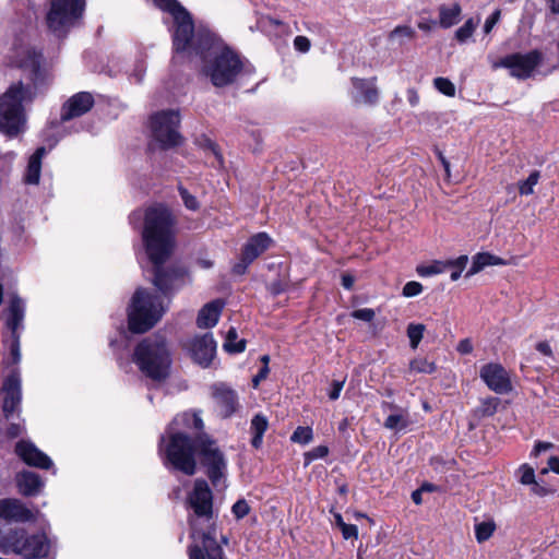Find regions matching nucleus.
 <instances>
[{
	"label": "nucleus",
	"instance_id": "obj_14",
	"mask_svg": "<svg viewBox=\"0 0 559 559\" xmlns=\"http://www.w3.org/2000/svg\"><path fill=\"white\" fill-rule=\"evenodd\" d=\"M2 392L4 394L2 404V412L4 417L10 419L14 414L20 417L22 402V380L19 370H12L11 373L4 379Z\"/></svg>",
	"mask_w": 559,
	"mask_h": 559
},
{
	"label": "nucleus",
	"instance_id": "obj_54",
	"mask_svg": "<svg viewBox=\"0 0 559 559\" xmlns=\"http://www.w3.org/2000/svg\"><path fill=\"white\" fill-rule=\"evenodd\" d=\"M207 558L206 551L203 548V545L201 544H193L189 547V559H205Z\"/></svg>",
	"mask_w": 559,
	"mask_h": 559
},
{
	"label": "nucleus",
	"instance_id": "obj_44",
	"mask_svg": "<svg viewBox=\"0 0 559 559\" xmlns=\"http://www.w3.org/2000/svg\"><path fill=\"white\" fill-rule=\"evenodd\" d=\"M19 421L17 423H10L9 426L7 427L5 429V436L9 438V439H15L17 437H21L22 435H24L25 432V425H24V420L21 419V416L19 417Z\"/></svg>",
	"mask_w": 559,
	"mask_h": 559
},
{
	"label": "nucleus",
	"instance_id": "obj_36",
	"mask_svg": "<svg viewBox=\"0 0 559 559\" xmlns=\"http://www.w3.org/2000/svg\"><path fill=\"white\" fill-rule=\"evenodd\" d=\"M540 178V173L538 170H534L530 174V176L525 180H521L518 183L519 192L521 195H531L534 193V188L538 183Z\"/></svg>",
	"mask_w": 559,
	"mask_h": 559
},
{
	"label": "nucleus",
	"instance_id": "obj_7",
	"mask_svg": "<svg viewBox=\"0 0 559 559\" xmlns=\"http://www.w3.org/2000/svg\"><path fill=\"white\" fill-rule=\"evenodd\" d=\"M204 55V72L217 87L231 84L242 69L239 57L228 48L218 49L212 43V48L205 49Z\"/></svg>",
	"mask_w": 559,
	"mask_h": 559
},
{
	"label": "nucleus",
	"instance_id": "obj_28",
	"mask_svg": "<svg viewBox=\"0 0 559 559\" xmlns=\"http://www.w3.org/2000/svg\"><path fill=\"white\" fill-rule=\"evenodd\" d=\"M503 264H506V262L501 258L493 255L489 252H480L473 257L472 266L466 272L465 276L471 277L489 265H503Z\"/></svg>",
	"mask_w": 559,
	"mask_h": 559
},
{
	"label": "nucleus",
	"instance_id": "obj_64",
	"mask_svg": "<svg viewBox=\"0 0 559 559\" xmlns=\"http://www.w3.org/2000/svg\"><path fill=\"white\" fill-rule=\"evenodd\" d=\"M548 468L556 474H559V457L550 456L548 460Z\"/></svg>",
	"mask_w": 559,
	"mask_h": 559
},
{
	"label": "nucleus",
	"instance_id": "obj_39",
	"mask_svg": "<svg viewBox=\"0 0 559 559\" xmlns=\"http://www.w3.org/2000/svg\"><path fill=\"white\" fill-rule=\"evenodd\" d=\"M479 21H474V19H468L461 27H459L455 32V38L460 43H465L469 37H472L475 32Z\"/></svg>",
	"mask_w": 559,
	"mask_h": 559
},
{
	"label": "nucleus",
	"instance_id": "obj_22",
	"mask_svg": "<svg viewBox=\"0 0 559 559\" xmlns=\"http://www.w3.org/2000/svg\"><path fill=\"white\" fill-rule=\"evenodd\" d=\"M225 304L215 299L204 305L198 313L197 325L200 329H210L217 324Z\"/></svg>",
	"mask_w": 559,
	"mask_h": 559
},
{
	"label": "nucleus",
	"instance_id": "obj_8",
	"mask_svg": "<svg viewBox=\"0 0 559 559\" xmlns=\"http://www.w3.org/2000/svg\"><path fill=\"white\" fill-rule=\"evenodd\" d=\"M0 551L13 552L23 559H39L48 556L49 542L44 534L26 536L23 530H12L1 537Z\"/></svg>",
	"mask_w": 559,
	"mask_h": 559
},
{
	"label": "nucleus",
	"instance_id": "obj_60",
	"mask_svg": "<svg viewBox=\"0 0 559 559\" xmlns=\"http://www.w3.org/2000/svg\"><path fill=\"white\" fill-rule=\"evenodd\" d=\"M407 100L412 107H416L419 104V94L415 88H408L406 91Z\"/></svg>",
	"mask_w": 559,
	"mask_h": 559
},
{
	"label": "nucleus",
	"instance_id": "obj_52",
	"mask_svg": "<svg viewBox=\"0 0 559 559\" xmlns=\"http://www.w3.org/2000/svg\"><path fill=\"white\" fill-rule=\"evenodd\" d=\"M294 47L296 50L300 52H308L311 44L310 40L306 36H296L294 39Z\"/></svg>",
	"mask_w": 559,
	"mask_h": 559
},
{
	"label": "nucleus",
	"instance_id": "obj_58",
	"mask_svg": "<svg viewBox=\"0 0 559 559\" xmlns=\"http://www.w3.org/2000/svg\"><path fill=\"white\" fill-rule=\"evenodd\" d=\"M554 448V444L551 442H545V441H538L535 447H534V450H533V455L537 456L539 455L542 452L544 451H547V450H550Z\"/></svg>",
	"mask_w": 559,
	"mask_h": 559
},
{
	"label": "nucleus",
	"instance_id": "obj_26",
	"mask_svg": "<svg viewBox=\"0 0 559 559\" xmlns=\"http://www.w3.org/2000/svg\"><path fill=\"white\" fill-rule=\"evenodd\" d=\"M177 426H183V427H187V428H190V429H194V430H202L204 425H203V420L200 416L199 413L197 412H185L180 415H177L173 423L170 424L169 426V430H168V433H169V441L171 440V436L174 433H180V431H175V427ZM181 435H183L181 432Z\"/></svg>",
	"mask_w": 559,
	"mask_h": 559
},
{
	"label": "nucleus",
	"instance_id": "obj_23",
	"mask_svg": "<svg viewBox=\"0 0 559 559\" xmlns=\"http://www.w3.org/2000/svg\"><path fill=\"white\" fill-rule=\"evenodd\" d=\"M25 316L24 301L17 295H12L8 307L7 326L12 335H20L19 330L23 326Z\"/></svg>",
	"mask_w": 559,
	"mask_h": 559
},
{
	"label": "nucleus",
	"instance_id": "obj_37",
	"mask_svg": "<svg viewBox=\"0 0 559 559\" xmlns=\"http://www.w3.org/2000/svg\"><path fill=\"white\" fill-rule=\"evenodd\" d=\"M426 328L421 323H409L407 326V336L413 349H416L423 340Z\"/></svg>",
	"mask_w": 559,
	"mask_h": 559
},
{
	"label": "nucleus",
	"instance_id": "obj_51",
	"mask_svg": "<svg viewBox=\"0 0 559 559\" xmlns=\"http://www.w3.org/2000/svg\"><path fill=\"white\" fill-rule=\"evenodd\" d=\"M501 16L500 10H495L490 16L487 17L484 24V32L486 34H489L491 29L495 27V25L499 22Z\"/></svg>",
	"mask_w": 559,
	"mask_h": 559
},
{
	"label": "nucleus",
	"instance_id": "obj_6",
	"mask_svg": "<svg viewBox=\"0 0 559 559\" xmlns=\"http://www.w3.org/2000/svg\"><path fill=\"white\" fill-rule=\"evenodd\" d=\"M167 305L159 295L145 288H138L128 308V324L133 333H145L151 330L164 316Z\"/></svg>",
	"mask_w": 559,
	"mask_h": 559
},
{
	"label": "nucleus",
	"instance_id": "obj_49",
	"mask_svg": "<svg viewBox=\"0 0 559 559\" xmlns=\"http://www.w3.org/2000/svg\"><path fill=\"white\" fill-rule=\"evenodd\" d=\"M352 317L355 319L365 321V322H371L374 319L376 313L370 308H361V309L354 310L352 313Z\"/></svg>",
	"mask_w": 559,
	"mask_h": 559
},
{
	"label": "nucleus",
	"instance_id": "obj_35",
	"mask_svg": "<svg viewBox=\"0 0 559 559\" xmlns=\"http://www.w3.org/2000/svg\"><path fill=\"white\" fill-rule=\"evenodd\" d=\"M468 262L467 255H460L459 258L454 260H448L447 261V271H450V278L454 282L457 281L466 267V264Z\"/></svg>",
	"mask_w": 559,
	"mask_h": 559
},
{
	"label": "nucleus",
	"instance_id": "obj_55",
	"mask_svg": "<svg viewBox=\"0 0 559 559\" xmlns=\"http://www.w3.org/2000/svg\"><path fill=\"white\" fill-rule=\"evenodd\" d=\"M342 535L345 539L357 538L358 537V527L354 524H343L341 528Z\"/></svg>",
	"mask_w": 559,
	"mask_h": 559
},
{
	"label": "nucleus",
	"instance_id": "obj_33",
	"mask_svg": "<svg viewBox=\"0 0 559 559\" xmlns=\"http://www.w3.org/2000/svg\"><path fill=\"white\" fill-rule=\"evenodd\" d=\"M237 331L235 328H230L227 332L225 343L223 345L224 349L228 353L237 354L242 353L246 349V341L240 340L237 341Z\"/></svg>",
	"mask_w": 559,
	"mask_h": 559
},
{
	"label": "nucleus",
	"instance_id": "obj_29",
	"mask_svg": "<svg viewBox=\"0 0 559 559\" xmlns=\"http://www.w3.org/2000/svg\"><path fill=\"white\" fill-rule=\"evenodd\" d=\"M462 8L460 3L454 2L451 5L441 4L439 7V25L442 28H450L460 21Z\"/></svg>",
	"mask_w": 559,
	"mask_h": 559
},
{
	"label": "nucleus",
	"instance_id": "obj_59",
	"mask_svg": "<svg viewBox=\"0 0 559 559\" xmlns=\"http://www.w3.org/2000/svg\"><path fill=\"white\" fill-rule=\"evenodd\" d=\"M270 372L269 366H262L259 372L254 376L252 379L253 386L257 388L260 383V381L266 379L267 374Z\"/></svg>",
	"mask_w": 559,
	"mask_h": 559
},
{
	"label": "nucleus",
	"instance_id": "obj_30",
	"mask_svg": "<svg viewBox=\"0 0 559 559\" xmlns=\"http://www.w3.org/2000/svg\"><path fill=\"white\" fill-rule=\"evenodd\" d=\"M269 427L267 418L262 414H257L251 419L250 430L252 433L251 444L259 449L263 441V435Z\"/></svg>",
	"mask_w": 559,
	"mask_h": 559
},
{
	"label": "nucleus",
	"instance_id": "obj_10",
	"mask_svg": "<svg viewBox=\"0 0 559 559\" xmlns=\"http://www.w3.org/2000/svg\"><path fill=\"white\" fill-rule=\"evenodd\" d=\"M85 8V0H51L47 14L49 29L58 37H63L81 17Z\"/></svg>",
	"mask_w": 559,
	"mask_h": 559
},
{
	"label": "nucleus",
	"instance_id": "obj_43",
	"mask_svg": "<svg viewBox=\"0 0 559 559\" xmlns=\"http://www.w3.org/2000/svg\"><path fill=\"white\" fill-rule=\"evenodd\" d=\"M433 86L445 96L453 97L455 95V85L447 78H436Z\"/></svg>",
	"mask_w": 559,
	"mask_h": 559
},
{
	"label": "nucleus",
	"instance_id": "obj_2",
	"mask_svg": "<svg viewBox=\"0 0 559 559\" xmlns=\"http://www.w3.org/2000/svg\"><path fill=\"white\" fill-rule=\"evenodd\" d=\"M41 61L43 55L33 48H24L15 52L14 64L29 73L33 84L24 85L21 81L13 83L0 96V131L8 136H16L24 128L23 104L33 100L35 88L44 82Z\"/></svg>",
	"mask_w": 559,
	"mask_h": 559
},
{
	"label": "nucleus",
	"instance_id": "obj_56",
	"mask_svg": "<svg viewBox=\"0 0 559 559\" xmlns=\"http://www.w3.org/2000/svg\"><path fill=\"white\" fill-rule=\"evenodd\" d=\"M344 383L345 381H337V380H334L332 382V389L329 393V397L332 400V401H335L340 397V394L343 390V386H344Z\"/></svg>",
	"mask_w": 559,
	"mask_h": 559
},
{
	"label": "nucleus",
	"instance_id": "obj_25",
	"mask_svg": "<svg viewBox=\"0 0 559 559\" xmlns=\"http://www.w3.org/2000/svg\"><path fill=\"white\" fill-rule=\"evenodd\" d=\"M16 486L23 496L32 497L39 493L44 483L38 474L23 471L16 475Z\"/></svg>",
	"mask_w": 559,
	"mask_h": 559
},
{
	"label": "nucleus",
	"instance_id": "obj_57",
	"mask_svg": "<svg viewBox=\"0 0 559 559\" xmlns=\"http://www.w3.org/2000/svg\"><path fill=\"white\" fill-rule=\"evenodd\" d=\"M472 350H473V345L468 338H464V340L460 341V343L457 344V352L462 355L469 354V353H472Z\"/></svg>",
	"mask_w": 559,
	"mask_h": 559
},
{
	"label": "nucleus",
	"instance_id": "obj_3",
	"mask_svg": "<svg viewBox=\"0 0 559 559\" xmlns=\"http://www.w3.org/2000/svg\"><path fill=\"white\" fill-rule=\"evenodd\" d=\"M166 456L170 464L186 475H193L197 469L194 453L201 457L206 474L214 486H218L225 477L227 463L215 441L206 435L192 440L187 435L174 433L166 447Z\"/></svg>",
	"mask_w": 559,
	"mask_h": 559
},
{
	"label": "nucleus",
	"instance_id": "obj_31",
	"mask_svg": "<svg viewBox=\"0 0 559 559\" xmlns=\"http://www.w3.org/2000/svg\"><path fill=\"white\" fill-rule=\"evenodd\" d=\"M416 31L409 25H397L389 35V41L397 44L399 46L405 45L407 41L415 39Z\"/></svg>",
	"mask_w": 559,
	"mask_h": 559
},
{
	"label": "nucleus",
	"instance_id": "obj_45",
	"mask_svg": "<svg viewBox=\"0 0 559 559\" xmlns=\"http://www.w3.org/2000/svg\"><path fill=\"white\" fill-rule=\"evenodd\" d=\"M231 512L237 520H240L249 514L250 507L245 499H239L234 503V506L231 508Z\"/></svg>",
	"mask_w": 559,
	"mask_h": 559
},
{
	"label": "nucleus",
	"instance_id": "obj_46",
	"mask_svg": "<svg viewBox=\"0 0 559 559\" xmlns=\"http://www.w3.org/2000/svg\"><path fill=\"white\" fill-rule=\"evenodd\" d=\"M179 192L187 209L191 211H197L199 209V202L197 201L195 197L190 194L187 189L180 187Z\"/></svg>",
	"mask_w": 559,
	"mask_h": 559
},
{
	"label": "nucleus",
	"instance_id": "obj_16",
	"mask_svg": "<svg viewBox=\"0 0 559 559\" xmlns=\"http://www.w3.org/2000/svg\"><path fill=\"white\" fill-rule=\"evenodd\" d=\"M216 342L212 333L194 336L187 344V349L190 353L194 362L203 368L211 365L216 354Z\"/></svg>",
	"mask_w": 559,
	"mask_h": 559
},
{
	"label": "nucleus",
	"instance_id": "obj_41",
	"mask_svg": "<svg viewBox=\"0 0 559 559\" xmlns=\"http://www.w3.org/2000/svg\"><path fill=\"white\" fill-rule=\"evenodd\" d=\"M417 272L420 276H431L447 272V261H435L430 265L419 266Z\"/></svg>",
	"mask_w": 559,
	"mask_h": 559
},
{
	"label": "nucleus",
	"instance_id": "obj_9",
	"mask_svg": "<svg viewBox=\"0 0 559 559\" xmlns=\"http://www.w3.org/2000/svg\"><path fill=\"white\" fill-rule=\"evenodd\" d=\"M175 29L173 35V45L176 52H194L201 58H206L205 49L212 48V38L210 35L194 36V24L188 11L179 13L174 19Z\"/></svg>",
	"mask_w": 559,
	"mask_h": 559
},
{
	"label": "nucleus",
	"instance_id": "obj_5",
	"mask_svg": "<svg viewBox=\"0 0 559 559\" xmlns=\"http://www.w3.org/2000/svg\"><path fill=\"white\" fill-rule=\"evenodd\" d=\"M133 361L153 381L165 380L171 366V355L165 337L156 334L141 341L134 348Z\"/></svg>",
	"mask_w": 559,
	"mask_h": 559
},
{
	"label": "nucleus",
	"instance_id": "obj_40",
	"mask_svg": "<svg viewBox=\"0 0 559 559\" xmlns=\"http://www.w3.org/2000/svg\"><path fill=\"white\" fill-rule=\"evenodd\" d=\"M495 524L492 522H481L475 526V536L478 543L486 542L491 537L495 532Z\"/></svg>",
	"mask_w": 559,
	"mask_h": 559
},
{
	"label": "nucleus",
	"instance_id": "obj_21",
	"mask_svg": "<svg viewBox=\"0 0 559 559\" xmlns=\"http://www.w3.org/2000/svg\"><path fill=\"white\" fill-rule=\"evenodd\" d=\"M213 399L221 416L229 417L235 413L238 405V399L236 392L231 389L224 384L214 385Z\"/></svg>",
	"mask_w": 559,
	"mask_h": 559
},
{
	"label": "nucleus",
	"instance_id": "obj_11",
	"mask_svg": "<svg viewBox=\"0 0 559 559\" xmlns=\"http://www.w3.org/2000/svg\"><path fill=\"white\" fill-rule=\"evenodd\" d=\"M180 115L178 110H162L151 118V128L154 139L163 148L177 146L182 136L178 132Z\"/></svg>",
	"mask_w": 559,
	"mask_h": 559
},
{
	"label": "nucleus",
	"instance_id": "obj_53",
	"mask_svg": "<svg viewBox=\"0 0 559 559\" xmlns=\"http://www.w3.org/2000/svg\"><path fill=\"white\" fill-rule=\"evenodd\" d=\"M12 344H11V356L12 362L19 364L21 360V352H20V335H12Z\"/></svg>",
	"mask_w": 559,
	"mask_h": 559
},
{
	"label": "nucleus",
	"instance_id": "obj_63",
	"mask_svg": "<svg viewBox=\"0 0 559 559\" xmlns=\"http://www.w3.org/2000/svg\"><path fill=\"white\" fill-rule=\"evenodd\" d=\"M436 24L437 22L432 20H425L418 22V28L425 32H430Z\"/></svg>",
	"mask_w": 559,
	"mask_h": 559
},
{
	"label": "nucleus",
	"instance_id": "obj_32",
	"mask_svg": "<svg viewBox=\"0 0 559 559\" xmlns=\"http://www.w3.org/2000/svg\"><path fill=\"white\" fill-rule=\"evenodd\" d=\"M499 405L500 399L498 397L488 396L481 399L479 405L475 409V416L478 418L493 416L497 413Z\"/></svg>",
	"mask_w": 559,
	"mask_h": 559
},
{
	"label": "nucleus",
	"instance_id": "obj_61",
	"mask_svg": "<svg viewBox=\"0 0 559 559\" xmlns=\"http://www.w3.org/2000/svg\"><path fill=\"white\" fill-rule=\"evenodd\" d=\"M536 349L544 356L551 357L552 350L548 342H539L536 345Z\"/></svg>",
	"mask_w": 559,
	"mask_h": 559
},
{
	"label": "nucleus",
	"instance_id": "obj_17",
	"mask_svg": "<svg viewBox=\"0 0 559 559\" xmlns=\"http://www.w3.org/2000/svg\"><path fill=\"white\" fill-rule=\"evenodd\" d=\"M14 451L15 454L29 466L41 469H48L52 466L50 457L28 440H20L15 444Z\"/></svg>",
	"mask_w": 559,
	"mask_h": 559
},
{
	"label": "nucleus",
	"instance_id": "obj_13",
	"mask_svg": "<svg viewBox=\"0 0 559 559\" xmlns=\"http://www.w3.org/2000/svg\"><path fill=\"white\" fill-rule=\"evenodd\" d=\"M272 243L273 240L266 233H258L250 237L242 248L239 261L233 266V273L243 275L249 265L264 253Z\"/></svg>",
	"mask_w": 559,
	"mask_h": 559
},
{
	"label": "nucleus",
	"instance_id": "obj_12",
	"mask_svg": "<svg viewBox=\"0 0 559 559\" xmlns=\"http://www.w3.org/2000/svg\"><path fill=\"white\" fill-rule=\"evenodd\" d=\"M542 61L543 55L538 50H532L508 55L499 61V66L509 69L512 76L525 80L533 75Z\"/></svg>",
	"mask_w": 559,
	"mask_h": 559
},
{
	"label": "nucleus",
	"instance_id": "obj_1",
	"mask_svg": "<svg viewBox=\"0 0 559 559\" xmlns=\"http://www.w3.org/2000/svg\"><path fill=\"white\" fill-rule=\"evenodd\" d=\"M142 239L145 252L153 264V284L164 297H167L185 284L182 270L163 266L176 246L175 218L168 209L158 204L145 211Z\"/></svg>",
	"mask_w": 559,
	"mask_h": 559
},
{
	"label": "nucleus",
	"instance_id": "obj_24",
	"mask_svg": "<svg viewBox=\"0 0 559 559\" xmlns=\"http://www.w3.org/2000/svg\"><path fill=\"white\" fill-rule=\"evenodd\" d=\"M385 406L392 413L385 418L383 427L395 432L405 430L411 424L408 411L392 403H386Z\"/></svg>",
	"mask_w": 559,
	"mask_h": 559
},
{
	"label": "nucleus",
	"instance_id": "obj_42",
	"mask_svg": "<svg viewBox=\"0 0 559 559\" xmlns=\"http://www.w3.org/2000/svg\"><path fill=\"white\" fill-rule=\"evenodd\" d=\"M313 439V432L310 427H297V429L293 432L290 440L300 444H308Z\"/></svg>",
	"mask_w": 559,
	"mask_h": 559
},
{
	"label": "nucleus",
	"instance_id": "obj_48",
	"mask_svg": "<svg viewBox=\"0 0 559 559\" xmlns=\"http://www.w3.org/2000/svg\"><path fill=\"white\" fill-rule=\"evenodd\" d=\"M328 453H329L328 447L318 445L306 454V461H307V463H309V462L318 460V459H323L328 455Z\"/></svg>",
	"mask_w": 559,
	"mask_h": 559
},
{
	"label": "nucleus",
	"instance_id": "obj_47",
	"mask_svg": "<svg viewBox=\"0 0 559 559\" xmlns=\"http://www.w3.org/2000/svg\"><path fill=\"white\" fill-rule=\"evenodd\" d=\"M423 292V285L419 282H407L403 287L404 297H415Z\"/></svg>",
	"mask_w": 559,
	"mask_h": 559
},
{
	"label": "nucleus",
	"instance_id": "obj_34",
	"mask_svg": "<svg viewBox=\"0 0 559 559\" xmlns=\"http://www.w3.org/2000/svg\"><path fill=\"white\" fill-rule=\"evenodd\" d=\"M436 364L433 361L428 360L425 357H416L409 362L411 373L431 374L436 371Z\"/></svg>",
	"mask_w": 559,
	"mask_h": 559
},
{
	"label": "nucleus",
	"instance_id": "obj_4",
	"mask_svg": "<svg viewBox=\"0 0 559 559\" xmlns=\"http://www.w3.org/2000/svg\"><path fill=\"white\" fill-rule=\"evenodd\" d=\"M188 502L193 510V515L189 518L191 537L194 540L201 539L207 559H225L223 548L216 539V527L212 522L213 495L204 479L194 481Z\"/></svg>",
	"mask_w": 559,
	"mask_h": 559
},
{
	"label": "nucleus",
	"instance_id": "obj_18",
	"mask_svg": "<svg viewBox=\"0 0 559 559\" xmlns=\"http://www.w3.org/2000/svg\"><path fill=\"white\" fill-rule=\"evenodd\" d=\"M0 518L8 523H25L35 520V514L22 501L13 498L0 500Z\"/></svg>",
	"mask_w": 559,
	"mask_h": 559
},
{
	"label": "nucleus",
	"instance_id": "obj_50",
	"mask_svg": "<svg viewBox=\"0 0 559 559\" xmlns=\"http://www.w3.org/2000/svg\"><path fill=\"white\" fill-rule=\"evenodd\" d=\"M522 475H521V478H520V481L523 484V485H532V484H535V473H534V469L527 465H523L521 466L520 468Z\"/></svg>",
	"mask_w": 559,
	"mask_h": 559
},
{
	"label": "nucleus",
	"instance_id": "obj_27",
	"mask_svg": "<svg viewBox=\"0 0 559 559\" xmlns=\"http://www.w3.org/2000/svg\"><path fill=\"white\" fill-rule=\"evenodd\" d=\"M46 154L44 146L38 147L29 157L24 181L27 185H38L41 170V159Z\"/></svg>",
	"mask_w": 559,
	"mask_h": 559
},
{
	"label": "nucleus",
	"instance_id": "obj_62",
	"mask_svg": "<svg viewBox=\"0 0 559 559\" xmlns=\"http://www.w3.org/2000/svg\"><path fill=\"white\" fill-rule=\"evenodd\" d=\"M355 278L349 274L342 275V285L345 289H352L354 286Z\"/></svg>",
	"mask_w": 559,
	"mask_h": 559
},
{
	"label": "nucleus",
	"instance_id": "obj_15",
	"mask_svg": "<svg viewBox=\"0 0 559 559\" xmlns=\"http://www.w3.org/2000/svg\"><path fill=\"white\" fill-rule=\"evenodd\" d=\"M479 377L486 385L497 394H506L512 391L509 372L500 364H487L480 368Z\"/></svg>",
	"mask_w": 559,
	"mask_h": 559
},
{
	"label": "nucleus",
	"instance_id": "obj_20",
	"mask_svg": "<svg viewBox=\"0 0 559 559\" xmlns=\"http://www.w3.org/2000/svg\"><path fill=\"white\" fill-rule=\"evenodd\" d=\"M354 92L352 98L357 104L374 105L379 99V91L376 86V78L366 79H352Z\"/></svg>",
	"mask_w": 559,
	"mask_h": 559
},
{
	"label": "nucleus",
	"instance_id": "obj_19",
	"mask_svg": "<svg viewBox=\"0 0 559 559\" xmlns=\"http://www.w3.org/2000/svg\"><path fill=\"white\" fill-rule=\"evenodd\" d=\"M94 97L88 92H80L71 96L61 108V121L81 117L92 109Z\"/></svg>",
	"mask_w": 559,
	"mask_h": 559
},
{
	"label": "nucleus",
	"instance_id": "obj_38",
	"mask_svg": "<svg viewBox=\"0 0 559 559\" xmlns=\"http://www.w3.org/2000/svg\"><path fill=\"white\" fill-rule=\"evenodd\" d=\"M153 2L160 10L171 14L173 19L187 11L177 0H153Z\"/></svg>",
	"mask_w": 559,
	"mask_h": 559
}]
</instances>
